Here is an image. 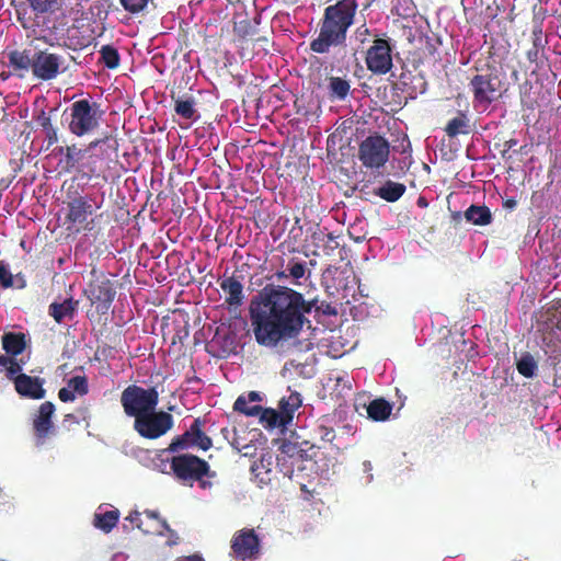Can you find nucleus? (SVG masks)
Here are the masks:
<instances>
[{
	"label": "nucleus",
	"mask_w": 561,
	"mask_h": 561,
	"mask_svg": "<svg viewBox=\"0 0 561 561\" xmlns=\"http://www.w3.org/2000/svg\"><path fill=\"white\" fill-rule=\"evenodd\" d=\"M309 311L304 296L288 287H278L252 301L250 319L256 342L274 347L283 340L297 336Z\"/></svg>",
	"instance_id": "f257e3e1"
},
{
	"label": "nucleus",
	"mask_w": 561,
	"mask_h": 561,
	"mask_svg": "<svg viewBox=\"0 0 561 561\" xmlns=\"http://www.w3.org/2000/svg\"><path fill=\"white\" fill-rule=\"evenodd\" d=\"M357 7L356 0H340L327 7L319 35L310 43V49L317 54H327L331 47L344 45Z\"/></svg>",
	"instance_id": "f03ea898"
},
{
	"label": "nucleus",
	"mask_w": 561,
	"mask_h": 561,
	"mask_svg": "<svg viewBox=\"0 0 561 561\" xmlns=\"http://www.w3.org/2000/svg\"><path fill=\"white\" fill-rule=\"evenodd\" d=\"M102 116L98 103L88 99L78 100L69 107L68 129L77 137L89 136L100 127Z\"/></svg>",
	"instance_id": "7ed1b4c3"
},
{
	"label": "nucleus",
	"mask_w": 561,
	"mask_h": 561,
	"mask_svg": "<svg viewBox=\"0 0 561 561\" xmlns=\"http://www.w3.org/2000/svg\"><path fill=\"white\" fill-rule=\"evenodd\" d=\"M172 472L179 480L187 482L191 486L193 482H198L202 490H208L213 486L209 478L215 477V472L210 471L209 465L190 454L179 455L171 460Z\"/></svg>",
	"instance_id": "20e7f679"
},
{
	"label": "nucleus",
	"mask_w": 561,
	"mask_h": 561,
	"mask_svg": "<svg viewBox=\"0 0 561 561\" xmlns=\"http://www.w3.org/2000/svg\"><path fill=\"white\" fill-rule=\"evenodd\" d=\"M124 412L128 416L138 419L156 410L159 402V394L154 388L145 389L139 386H128L121 397Z\"/></svg>",
	"instance_id": "39448f33"
},
{
	"label": "nucleus",
	"mask_w": 561,
	"mask_h": 561,
	"mask_svg": "<svg viewBox=\"0 0 561 561\" xmlns=\"http://www.w3.org/2000/svg\"><path fill=\"white\" fill-rule=\"evenodd\" d=\"M472 92V106L477 113H485L491 104L501 96V81L492 73L476 75L469 83Z\"/></svg>",
	"instance_id": "423d86ee"
},
{
	"label": "nucleus",
	"mask_w": 561,
	"mask_h": 561,
	"mask_svg": "<svg viewBox=\"0 0 561 561\" xmlns=\"http://www.w3.org/2000/svg\"><path fill=\"white\" fill-rule=\"evenodd\" d=\"M390 156L389 141L379 135L366 137L359 145L358 159L366 169L379 170L386 165Z\"/></svg>",
	"instance_id": "0eeeda50"
},
{
	"label": "nucleus",
	"mask_w": 561,
	"mask_h": 561,
	"mask_svg": "<svg viewBox=\"0 0 561 561\" xmlns=\"http://www.w3.org/2000/svg\"><path fill=\"white\" fill-rule=\"evenodd\" d=\"M144 515L150 522V525H145L140 517L141 514L138 511H133L125 518V523L123 524L124 529L137 527L145 534H157L159 536L169 535L167 545L173 546L178 543V536L169 528L167 522L159 517L157 512L145 511Z\"/></svg>",
	"instance_id": "6e6552de"
},
{
	"label": "nucleus",
	"mask_w": 561,
	"mask_h": 561,
	"mask_svg": "<svg viewBox=\"0 0 561 561\" xmlns=\"http://www.w3.org/2000/svg\"><path fill=\"white\" fill-rule=\"evenodd\" d=\"M173 423V416L170 413L153 410L138 416L134 422V430L144 438L156 439L168 433Z\"/></svg>",
	"instance_id": "1a4fd4ad"
},
{
	"label": "nucleus",
	"mask_w": 561,
	"mask_h": 561,
	"mask_svg": "<svg viewBox=\"0 0 561 561\" xmlns=\"http://www.w3.org/2000/svg\"><path fill=\"white\" fill-rule=\"evenodd\" d=\"M231 550L238 561H254L260 556V539L254 529L243 528L234 533Z\"/></svg>",
	"instance_id": "9d476101"
},
{
	"label": "nucleus",
	"mask_w": 561,
	"mask_h": 561,
	"mask_svg": "<svg viewBox=\"0 0 561 561\" xmlns=\"http://www.w3.org/2000/svg\"><path fill=\"white\" fill-rule=\"evenodd\" d=\"M65 64L64 56L48 50H38L34 54L33 75L44 81L55 79L66 70Z\"/></svg>",
	"instance_id": "9b49d317"
},
{
	"label": "nucleus",
	"mask_w": 561,
	"mask_h": 561,
	"mask_svg": "<svg viewBox=\"0 0 561 561\" xmlns=\"http://www.w3.org/2000/svg\"><path fill=\"white\" fill-rule=\"evenodd\" d=\"M366 66L375 75H386L392 68L391 47L389 42L377 38L366 54Z\"/></svg>",
	"instance_id": "f8f14e48"
},
{
	"label": "nucleus",
	"mask_w": 561,
	"mask_h": 561,
	"mask_svg": "<svg viewBox=\"0 0 561 561\" xmlns=\"http://www.w3.org/2000/svg\"><path fill=\"white\" fill-rule=\"evenodd\" d=\"M210 446L211 439L202 432L199 421L195 420L190 430L174 438L169 448L164 450V453H176L181 449H186L190 447H198L203 450H207L210 448Z\"/></svg>",
	"instance_id": "ddd939ff"
},
{
	"label": "nucleus",
	"mask_w": 561,
	"mask_h": 561,
	"mask_svg": "<svg viewBox=\"0 0 561 561\" xmlns=\"http://www.w3.org/2000/svg\"><path fill=\"white\" fill-rule=\"evenodd\" d=\"M101 206L102 201L99 202L95 196H79L68 204L67 220L72 225H83Z\"/></svg>",
	"instance_id": "4468645a"
},
{
	"label": "nucleus",
	"mask_w": 561,
	"mask_h": 561,
	"mask_svg": "<svg viewBox=\"0 0 561 561\" xmlns=\"http://www.w3.org/2000/svg\"><path fill=\"white\" fill-rule=\"evenodd\" d=\"M322 283L331 294L347 290L355 284L354 271L351 266H328L322 273Z\"/></svg>",
	"instance_id": "2eb2a0df"
},
{
	"label": "nucleus",
	"mask_w": 561,
	"mask_h": 561,
	"mask_svg": "<svg viewBox=\"0 0 561 561\" xmlns=\"http://www.w3.org/2000/svg\"><path fill=\"white\" fill-rule=\"evenodd\" d=\"M107 141V138L95 139L91 141L84 149L78 148L76 145L67 146V147H57L55 149L59 154H64L65 158L61 160L64 164V169L66 171H71L77 169L80 171L81 163L85 159V156L91 150H98L102 148V146Z\"/></svg>",
	"instance_id": "dca6fc26"
},
{
	"label": "nucleus",
	"mask_w": 561,
	"mask_h": 561,
	"mask_svg": "<svg viewBox=\"0 0 561 561\" xmlns=\"http://www.w3.org/2000/svg\"><path fill=\"white\" fill-rule=\"evenodd\" d=\"M54 412L55 405L47 401L41 404L38 412L34 417L33 426L37 446L44 445L46 439L55 434V427L51 421Z\"/></svg>",
	"instance_id": "f3484780"
},
{
	"label": "nucleus",
	"mask_w": 561,
	"mask_h": 561,
	"mask_svg": "<svg viewBox=\"0 0 561 561\" xmlns=\"http://www.w3.org/2000/svg\"><path fill=\"white\" fill-rule=\"evenodd\" d=\"M13 382L16 392L24 398L39 400L46 394L44 386V379L38 377H32L26 374H16L13 376Z\"/></svg>",
	"instance_id": "a211bd4d"
},
{
	"label": "nucleus",
	"mask_w": 561,
	"mask_h": 561,
	"mask_svg": "<svg viewBox=\"0 0 561 561\" xmlns=\"http://www.w3.org/2000/svg\"><path fill=\"white\" fill-rule=\"evenodd\" d=\"M220 288L225 293V301L230 308L242 306L245 296L242 283L234 276L224 277L220 280Z\"/></svg>",
	"instance_id": "6ab92c4d"
},
{
	"label": "nucleus",
	"mask_w": 561,
	"mask_h": 561,
	"mask_svg": "<svg viewBox=\"0 0 561 561\" xmlns=\"http://www.w3.org/2000/svg\"><path fill=\"white\" fill-rule=\"evenodd\" d=\"M115 290L110 280H102L92 284L88 297L92 304H98V308L107 310L115 298Z\"/></svg>",
	"instance_id": "aec40b11"
},
{
	"label": "nucleus",
	"mask_w": 561,
	"mask_h": 561,
	"mask_svg": "<svg viewBox=\"0 0 561 561\" xmlns=\"http://www.w3.org/2000/svg\"><path fill=\"white\" fill-rule=\"evenodd\" d=\"M118 519L119 511L116 507L101 504L94 513L93 525L104 533H110L117 525Z\"/></svg>",
	"instance_id": "412c9836"
},
{
	"label": "nucleus",
	"mask_w": 561,
	"mask_h": 561,
	"mask_svg": "<svg viewBox=\"0 0 561 561\" xmlns=\"http://www.w3.org/2000/svg\"><path fill=\"white\" fill-rule=\"evenodd\" d=\"M79 302L73 298H66L62 301L50 304L48 313L58 323L73 320Z\"/></svg>",
	"instance_id": "4be33fe9"
},
{
	"label": "nucleus",
	"mask_w": 561,
	"mask_h": 561,
	"mask_svg": "<svg viewBox=\"0 0 561 561\" xmlns=\"http://www.w3.org/2000/svg\"><path fill=\"white\" fill-rule=\"evenodd\" d=\"M260 400V394L255 391H251L248 394L238 397L234 401L233 409L245 415L256 416L262 410V407L259 404Z\"/></svg>",
	"instance_id": "5701e85b"
},
{
	"label": "nucleus",
	"mask_w": 561,
	"mask_h": 561,
	"mask_svg": "<svg viewBox=\"0 0 561 561\" xmlns=\"http://www.w3.org/2000/svg\"><path fill=\"white\" fill-rule=\"evenodd\" d=\"M463 216L469 224L476 226H488L493 220L492 213L485 205H471Z\"/></svg>",
	"instance_id": "b1692460"
},
{
	"label": "nucleus",
	"mask_w": 561,
	"mask_h": 561,
	"mask_svg": "<svg viewBox=\"0 0 561 561\" xmlns=\"http://www.w3.org/2000/svg\"><path fill=\"white\" fill-rule=\"evenodd\" d=\"M259 416L260 423L266 430L279 428L280 432H284L288 425V422L284 419L283 414L272 409L262 408Z\"/></svg>",
	"instance_id": "393cba45"
},
{
	"label": "nucleus",
	"mask_w": 561,
	"mask_h": 561,
	"mask_svg": "<svg viewBox=\"0 0 561 561\" xmlns=\"http://www.w3.org/2000/svg\"><path fill=\"white\" fill-rule=\"evenodd\" d=\"M2 345L5 353L12 357L22 355L26 345L25 335L22 333H5L2 336Z\"/></svg>",
	"instance_id": "a878e982"
},
{
	"label": "nucleus",
	"mask_w": 561,
	"mask_h": 561,
	"mask_svg": "<svg viewBox=\"0 0 561 561\" xmlns=\"http://www.w3.org/2000/svg\"><path fill=\"white\" fill-rule=\"evenodd\" d=\"M9 65L14 70L28 71L33 70L34 55L31 56L28 50H13L9 54Z\"/></svg>",
	"instance_id": "bb28decb"
},
{
	"label": "nucleus",
	"mask_w": 561,
	"mask_h": 561,
	"mask_svg": "<svg viewBox=\"0 0 561 561\" xmlns=\"http://www.w3.org/2000/svg\"><path fill=\"white\" fill-rule=\"evenodd\" d=\"M301 402L298 392H290L279 401V412L283 414L284 419L287 420L288 424L291 422L294 413L300 408Z\"/></svg>",
	"instance_id": "cd10ccee"
},
{
	"label": "nucleus",
	"mask_w": 561,
	"mask_h": 561,
	"mask_svg": "<svg viewBox=\"0 0 561 561\" xmlns=\"http://www.w3.org/2000/svg\"><path fill=\"white\" fill-rule=\"evenodd\" d=\"M391 411L392 405L383 399L373 400L367 407L368 416L377 422L386 421Z\"/></svg>",
	"instance_id": "c85d7f7f"
},
{
	"label": "nucleus",
	"mask_w": 561,
	"mask_h": 561,
	"mask_svg": "<svg viewBox=\"0 0 561 561\" xmlns=\"http://www.w3.org/2000/svg\"><path fill=\"white\" fill-rule=\"evenodd\" d=\"M405 192V185L402 183L387 181L377 190V195L390 203L397 202Z\"/></svg>",
	"instance_id": "c756f323"
},
{
	"label": "nucleus",
	"mask_w": 561,
	"mask_h": 561,
	"mask_svg": "<svg viewBox=\"0 0 561 561\" xmlns=\"http://www.w3.org/2000/svg\"><path fill=\"white\" fill-rule=\"evenodd\" d=\"M448 137L453 138L458 135H467L470 133L469 118L466 114L459 113L450 119L445 127Z\"/></svg>",
	"instance_id": "7c9ffc66"
},
{
	"label": "nucleus",
	"mask_w": 561,
	"mask_h": 561,
	"mask_svg": "<svg viewBox=\"0 0 561 561\" xmlns=\"http://www.w3.org/2000/svg\"><path fill=\"white\" fill-rule=\"evenodd\" d=\"M329 94L331 99L343 101L347 98L351 85L350 82L340 77H331L329 79Z\"/></svg>",
	"instance_id": "2f4dec72"
},
{
	"label": "nucleus",
	"mask_w": 561,
	"mask_h": 561,
	"mask_svg": "<svg viewBox=\"0 0 561 561\" xmlns=\"http://www.w3.org/2000/svg\"><path fill=\"white\" fill-rule=\"evenodd\" d=\"M516 369L525 378H534L538 370V363L530 353L526 352L516 362Z\"/></svg>",
	"instance_id": "473e14b6"
},
{
	"label": "nucleus",
	"mask_w": 561,
	"mask_h": 561,
	"mask_svg": "<svg viewBox=\"0 0 561 561\" xmlns=\"http://www.w3.org/2000/svg\"><path fill=\"white\" fill-rule=\"evenodd\" d=\"M36 16L53 14L61 8V0H27Z\"/></svg>",
	"instance_id": "72a5a7b5"
},
{
	"label": "nucleus",
	"mask_w": 561,
	"mask_h": 561,
	"mask_svg": "<svg viewBox=\"0 0 561 561\" xmlns=\"http://www.w3.org/2000/svg\"><path fill=\"white\" fill-rule=\"evenodd\" d=\"M28 358V355H22L21 358L12 357L11 355H0V367L7 369L9 378H13V376L22 370Z\"/></svg>",
	"instance_id": "f704fd0d"
},
{
	"label": "nucleus",
	"mask_w": 561,
	"mask_h": 561,
	"mask_svg": "<svg viewBox=\"0 0 561 561\" xmlns=\"http://www.w3.org/2000/svg\"><path fill=\"white\" fill-rule=\"evenodd\" d=\"M286 267L290 277V283L294 285H300L301 279L306 277V262L294 257L288 261Z\"/></svg>",
	"instance_id": "c9c22d12"
},
{
	"label": "nucleus",
	"mask_w": 561,
	"mask_h": 561,
	"mask_svg": "<svg viewBox=\"0 0 561 561\" xmlns=\"http://www.w3.org/2000/svg\"><path fill=\"white\" fill-rule=\"evenodd\" d=\"M102 159L101 154L96 150H91L87 153L85 159L81 163L80 172L87 175L89 179L98 174V162Z\"/></svg>",
	"instance_id": "e433bc0d"
},
{
	"label": "nucleus",
	"mask_w": 561,
	"mask_h": 561,
	"mask_svg": "<svg viewBox=\"0 0 561 561\" xmlns=\"http://www.w3.org/2000/svg\"><path fill=\"white\" fill-rule=\"evenodd\" d=\"M174 111L185 119H196L198 117L193 99L176 100Z\"/></svg>",
	"instance_id": "4c0bfd02"
},
{
	"label": "nucleus",
	"mask_w": 561,
	"mask_h": 561,
	"mask_svg": "<svg viewBox=\"0 0 561 561\" xmlns=\"http://www.w3.org/2000/svg\"><path fill=\"white\" fill-rule=\"evenodd\" d=\"M101 61L108 69H115L119 65V54L116 48L111 45L102 46L100 50Z\"/></svg>",
	"instance_id": "58836bf2"
},
{
	"label": "nucleus",
	"mask_w": 561,
	"mask_h": 561,
	"mask_svg": "<svg viewBox=\"0 0 561 561\" xmlns=\"http://www.w3.org/2000/svg\"><path fill=\"white\" fill-rule=\"evenodd\" d=\"M249 443L244 446V448H241L239 453H241L244 457H253L256 454V443L261 438L262 434L259 430L253 428L249 431Z\"/></svg>",
	"instance_id": "ea45409f"
},
{
	"label": "nucleus",
	"mask_w": 561,
	"mask_h": 561,
	"mask_svg": "<svg viewBox=\"0 0 561 561\" xmlns=\"http://www.w3.org/2000/svg\"><path fill=\"white\" fill-rule=\"evenodd\" d=\"M67 385L76 396H84L89 391L88 380L84 376H75L69 379Z\"/></svg>",
	"instance_id": "a19ab883"
},
{
	"label": "nucleus",
	"mask_w": 561,
	"mask_h": 561,
	"mask_svg": "<svg viewBox=\"0 0 561 561\" xmlns=\"http://www.w3.org/2000/svg\"><path fill=\"white\" fill-rule=\"evenodd\" d=\"M249 431L247 430H237L234 428L232 431V436L229 439L231 446L237 449L238 451L241 449V448H244V446L247 445V443H249Z\"/></svg>",
	"instance_id": "79ce46f5"
},
{
	"label": "nucleus",
	"mask_w": 561,
	"mask_h": 561,
	"mask_svg": "<svg viewBox=\"0 0 561 561\" xmlns=\"http://www.w3.org/2000/svg\"><path fill=\"white\" fill-rule=\"evenodd\" d=\"M152 0H119L125 11L137 14L142 12Z\"/></svg>",
	"instance_id": "37998d69"
},
{
	"label": "nucleus",
	"mask_w": 561,
	"mask_h": 561,
	"mask_svg": "<svg viewBox=\"0 0 561 561\" xmlns=\"http://www.w3.org/2000/svg\"><path fill=\"white\" fill-rule=\"evenodd\" d=\"M273 460L270 454H264L261 456L259 461H254L251 466V470L256 474H261L264 472H270Z\"/></svg>",
	"instance_id": "c03bdc74"
},
{
	"label": "nucleus",
	"mask_w": 561,
	"mask_h": 561,
	"mask_svg": "<svg viewBox=\"0 0 561 561\" xmlns=\"http://www.w3.org/2000/svg\"><path fill=\"white\" fill-rule=\"evenodd\" d=\"M42 126L45 133V140L47 141V146L50 147L58 141L57 129L51 125L48 117L44 118Z\"/></svg>",
	"instance_id": "a18cd8bd"
},
{
	"label": "nucleus",
	"mask_w": 561,
	"mask_h": 561,
	"mask_svg": "<svg viewBox=\"0 0 561 561\" xmlns=\"http://www.w3.org/2000/svg\"><path fill=\"white\" fill-rule=\"evenodd\" d=\"M373 469V463L369 460H365L362 462V477L359 478V481L363 485L366 486L374 481Z\"/></svg>",
	"instance_id": "49530a36"
},
{
	"label": "nucleus",
	"mask_w": 561,
	"mask_h": 561,
	"mask_svg": "<svg viewBox=\"0 0 561 561\" xmlns=\"http://www.w3.org/2000/svg\"><path fill=\"white\" fill-rule=\"evenodd\" d=\"M150 466L152 469L163 473L169 472V470L172 471L171 461L161 458V455H156V457L151 460Z\"/></svg>",
	"instance_id": "de8ad7c7"
},
{
	"label": "nucleus",
	"mask_w": 561,
	"mask_h": 561,
	"mask_svg": "<svg viewBox=\"0 0 561 561\" xmlns=\"http://www.w3.org/2000/svg\"><path fill=\"white\" fill-rule=\"evenodd\" d=\"M0 283L4 288L13 286V277L9 266L0 262Z\"/></svg>",
	"instance_id": "09e8293b"
},
{
	"label": "nucleus",
	"mask_w": 561,
	"mask_h": 561,
	"mask_svg": "<svg viewBox=\"0 0 561 561\" xmlns=\"http://www.w3.org/2000/svg\"><path fill=\"white\" fill-rule=\"evenodd\" d=\"M317 434L321 437V439L329 443H331L335 438L334 430L324 424H320L318 426Z\"/></svg>",
	"instance_id": "8fccbe9b"
},
{
	"label": "nucleus",
	"mask_w": 561,
	"mask_h": 561,
	"mask_svg": "<svg viewBox=\"0 0 561 561\" xmlns=\"http://www.w3.org/2000/svg\"><path fill=\"white\" fill-rule=\"evenodd\" d=\"M336 386L341 387V391H351L352 390V378L347 374H342L336 376L335 378Z\"/></svg>",
	"instance_id": "3c124183"
},
{
	"label": "nucleus",
	"mask_w": 561,
	"mask_h": 561,
	"mask_svg": "<svg viewBox=\"0 0 561 561\" xmlns=\"http://www.w3.org/2000/svg\"><path fill=\"white\" fill-rule=\"evenodd\" d=\"M58 397L62 402H71L76 399V394L68 386L59 390Z\"/></svg>",
	"instance_id": "603ef678"
},
{
	"label": "nucleus",
	"mask_w": 561,
	"mask_h": 561,
	"mask_svg": "<svg viewBox=\"0 0 561 561\" xmlns=\"http://www.w3.org/2000/svg\"><path fill=\"white\" fill-rule=\"evenodd\" d=\"M369 36V30L366 27V25H362L356 30V38L360 43H365L367 41V37Z\"/></svg>",
	"instance_id": "864d4df0"
},
{
	"label": "nucleus",
	"mask_w": 561,
	"mask_h": 561,
	"mask_svg": "<svg viewBox=\"0 0 561 561\" xmlns=\"http://www.w3.org/2000/svg\"><path fill=\"white\" fill-rule=\"evenodd\" d=\"M273 278L276 282H286V280L290 279V277L288 275L287 267L285 270L275 272L273 275Z\"/></svg>",
	"instance_id": "5fc2aeb1"
},
{
	"label": "nucleus",
	"mask_w": 561,
	"mask_h": 561,
	"mask_svg": "<svg viewBox=\"0 0 561 561\" xmlns=\"http://www.w3.org/2000/svg\"><path fill=\"white\" fill-rule=\"evenodd\" d=\"M178 561H204V559L199 556L193 554V556L181 558Z\"/></svg>",
	"instance_id": "6e6d98bb"
},
{
	"label": "nucleus",
	"mask_w": 561,
	"mask_h": 561,
	"mask_svg": "<svg viewBox=\"0 0 561 561\" xmlns=\"http://www.w3.org/2000/svg\"><path fill=\"white\" fill-rule=\"evenodd\" d=\"M111 561H127V556L125 553H115Z\"/></svg>",
	"instance_id": "4d7b16f0"
},
{
	"label": "nucleus",
	"mask_w": 561,
	"mask_h": 561,
	"mask_svg": "<svg viewBox=\"0 0 561 561\" xmlns=\"http://www.w3.org/2000/svg\"><path fill=\"white\" fill-rule=\"evenodd\" d=\"M293 449H295V446H294V445H291V444H285V443H284V444L282 445V450H283V453H285V454H289Z\"/></svg>",
	"instance_id": "13d9d810"
},
{
	"label": "nucleus",
	"mask_w": 561,
	"mask_h": 561,
	"mask_svg": "<svg viewBox=\"0 0 561 561\" xmlns=\"http://www.w3.org/2000/svg\"><path fill=\"white\" fill-rule=\"evenodd\" d=\"M65 421H72V422L78 423V421L73 414H67Z\"/></svg>",
	"instance_id": "bf43d9fd"
},
{
	"label": "nucleus",
	"mask_w": 561,
	"mask_h": 561,
	"mask_svg": "<svg viewBox=\"0 0 561 561\" xmlns=\"http://www.w3.org/2000/svg\"><path fill=\"white\" fill-rule=\"evenodd\" d=\"M327 238L329 239L330 242H334L335 244L332 245L331 248H335L337 245V243L335 242L334 238L332 237V234H327Z\"/></svg>",
	"instance_id": "052dcab7"
},
{
	"label": "nucleus",
	"mask_w": 561,
	"mask_h": 561,
	"mask_svg": "<svg viewBox=\"0 0 561 561\" xmlns=\"http://www.w3.org/2000/svg\"><path fill=\"white\" fill-rule=\"evenodd\" d=\"M540 41V38H536V41L534 42V45L537 46V42Z\"/></svg>",
	"instance_id": "680f3d73"
}]
</instances>
